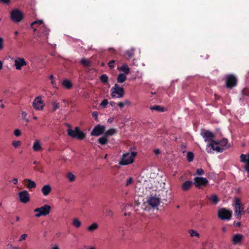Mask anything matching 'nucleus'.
<instances>
[{"mask_svg": "<svg viewBox=\"0 0 249 249\" xmlns=\"http://www.w3.org/2000/svg\"><path fill=\"white\" fill-rule=\"evenodd\" d=\"M10 18L15 23L21 22L24 18L23 13L18 9L12 10L10 12Z\"/></svg>", "mask_w": 249, "mask_h": 249, "instance_id": "1", "label": "nucleus"}, {"mask_svg": "<svg viewBox=\"0 0 249 249\" xmlns=\"http://www.w3.org/2000/svg\"><path fill=\"white\" fill-rule=\"evenodd\" d=\"M136 155V152H132L124 154L121 160L119 162V164L122 165H125L132 163L134 161V158Z\"/></svg>", "mask_w": 249, "mask_h": 249, "instance_id": "2", "label": "nucleus"}, {"mask_svg": "<svg viewBox=\"0 0 249 249\" xmlns=\"http://www.w3.org/2000/svg\"><path fill=\"white\" fill-rule=\"evenodd\" d=\"M111 96L113 98H121L124 96V90L123 88L120 87L115 84L111 89Z\"/></svg>", "mask_w": 249, "mask_h": 249, "instance_id": "3", "label": "nucleus"}, {"mask_svg": "<svg viewBox=\"0 0 249 249\" xmlns=\"http://www.w3.org/2000/svg\"><path fill=\"white\" fill-rule=\"evenodd\" d=\"M237 79L232 74H228L225 77V86L228 89H231L236 86Z\"/></svg>", "mask_w": 249, "mask_h": 249, "instance_id": "4", "label": "nucleus"}, {"mask_svg": "<svg viewBox=\"0 0 249 249\" xmlns=\"http://www.w3.org/2000/svg\"><path fill=\"white\" fill-rule=\"evenodd\" d=\"M51 210V207L48 205H45L39 208H37L34 210V212L36 213L35 214L36 217H39L41 216H46L49 214Z\"/></svg>", "mask_w": 249, "mask_h": 249, "instance_id": "5", "label": "nucleus"}, {"mask_svg": "<svg viewBox=\"0 0 249 249\" xmlns=\"http://www.w3.org/2000/svg\"><path fill=\"white\" fill-rule=\"evenodd\" d=\"M234 212L236 214V218L240 219L242 215L245 213L244 208L242 206L240 198H236L234 204Z\"/></svg>", "mask_w": 249, "mask_h": 249, "instance_id": "6", "label": "nucleus"}, {"mask_svg": "<svg viewBox=\"0 0 249 249\" xmlns=\"http://www.w3.org/2000/svg\"><path fill=\"white\" fill-rule=\"evenodd\" d=\"M232 215V212L225 208H222L218 212V216L221 220H230Z\"/></svg>", "mask_w": 249, "mask_h": 249, "instance_id": "7", "label": "nucleus"}, {"mask_svg": "<svg viewBox=\"0 0 249 249\" xmlns=\"http://www.w3.org/2000/svg\"><path fill=\"white\" fill-rule=\"evenodd\" d=\"M208 183V180L206 178L197 177L194 178V184L197 188L200 189L202 187L206 186Z\"/></svg>", "mask_w": 249, "mask_h": 249, "instance_id": "8", "label": "nucleus"}, {"mask_svg": "<svg viewBox=\"0 0 249 249\" xmlns=\"http://www.w3.org/2000/svg\"><path fill=\"white\" fill-rule=\"evenodd\" d=\"M106 127L104 125L100 124L96 125L94 126L90 133V135L93 136H99L104 134Z\"/></svg>", "mask_w": 249, "mask_h": 249, "instance_id": "9", "label": "nucleus"}, {"mask_svg": "<svg viewBox=\"0 0 249 249\" xmlns=\"http://www.w3.org/2000/svg\"><path fill=\"white\" fill-rule=\"evenodd\" d=\"M160 202V199L156 196H151L147 198L146 203L149 207L155 208L158 206Z\"/></svg>", "mask_w": 249, "mask_h": 249, "instance_id": "10", "label": "nucleus"}, {"mask_svg": "<svg viewBox=\"0 0 249 249\" xmlns=\"http://www.w3.org/2000/svg\"><path fill=\"white\" fill-rule=\"evenodd\" d=\"M225 150V148L219 146H215L213 143H208L206 148V151L209 153H212L213 151H216L217 152H222Z\"/></svg>", "mask_w": 249, "mask_h": 249, "instance_id": "11", "label": "nucleus"}, {"mask_svg": "<svg viewBox=\"0 0 249 249\" xmlns=\"http://www.w3.org/2000/svg\"><path fill=\"white\" fill-rule=\"evenodd\" d=\"M240 158L241 162L245 163L244 168L248 173V177L249 178V154L248 155L242 154Z\"/></svg>", "mask_w": 249, "mask_h": 249, "instance_id": "12", "label": "nucleus"}, {"mask_svg": "<svg viewBox=\"0 0 249 249\" xmlns=\"http://www.w3.org/2000/svg\"><path fill=\"white\" fill-rule=\"evenodd\" d=\"M33 107L36 110H41L43 109L44 104L40 96H38L35 98L33 102Z\"/></svg>", "mask_w": 249, "mask_h": 249, "instance_id": "13", "label": "nucleus"}, {"mask_svg": "<svg viewBox=\"0 0 249 249\" xmlns=\"http://www.w3.org/2000/svg\"><path fill=\"white\" fill-rule=\"evenodd\" d=\"M20 201L23 203H26L30 201L29 194L27 191L24 190L19 193Z\"/></svg>", "mask_w": 249, "mask_h": 249, "instance_id": "14", "label": "nucleus"}, {"mask_svg": "<svg viewBox=\"0 0 249 249\" xmlns=\"http://www.w3.org/2000/svg\"><path fill=\"white\" fill-rule=\"evenodd\" d=\"M201 136L204 139L205 142H211L214 138V135L212 132L207 130L201 133Z\"/></svg>", "mask_w": 249, "mask_h": 249, "instance_id": "15", "label": "nucleus"}, {"mask_svg": "<svg viewBox=\"0 0 249 249\" xmlns=\"http://www.w3.org/2000/svg\"><path fill=\"white\" fill-rule=\"evenodd\" d=\"M26 65L27 62L23 58L18 57L15 60V65L17 70H20L22 67Z\"/></svg>", "mask_w": 249, "mask_h": 249, "instance_id": "16", "label": "nucleus"}, {"mask_svg": "<svg viewBox=\"0 0 249 249\" xmlns=\"http://www.w3.org/2000/svg\"><path fill=\"white\" fill-rule=\"evenodd\" d=\"M243 238L244 237L243 235L238 233L235 234L233 235L232 237V243L234 245L239 244L241 243Z\"/></svg>", "mask_w": 249, "mask_h": 249, "instance_id": "17", "label": "nucleus"}, {"mask_svg": "<svg viewBox=\"0 0 249 249\" xmlns=\"http://www.w3.org/2000/svg\"><path fill=\"white\" fill-rule=\"evenodd\" d=\"M193 182L190 180L185 181L181 185V187L184 191H187L193 186Z\"/></svg>", "mask_w": 249, "mask_h": 249, "instance_id": "18", "label": "nucleus"}, {"mask_svg": "<svg viewBox=\"0 0 249 249\" xmlns=\"http://www.w3.org/2000/svg\"><path fill=\"white\" fill-rule=\"evenodd\" d=\"M51 191V187L50 185H45L41 189V192L44 196H48Z\"/></svg>", "mask_w": 249, "mask_h": 249, "instance_id": "19", "label": "nucleus"}, {"mask_svg": "<svg viewBox=\"0 0 249 249\" xmlns=\"http://www.w3.org/2000/svg\"><path fill=\"white\" fill-rule=\"evenodd\" d=\"M68 134L72 138H78V126H76L74 130L68 129Z\"/></svg>", "mask_w": 249, "mask_h": 249, "instance_id": "20", "label": "nucleus"}, {"mask_svg": "<svg viewBox=\"0 0 249 249\" xmlns=\"http://www.w3.org/2000/svg\"><path fill=\"white\" fill-rule=\"evenodd\" d=\"M25 181L28 182L26 186L30 190L35 188L36 187V182L30 179H25Z\"/></svg>", "mask_w": 249, "mask_h": 249, "instance_id": "21", "label": "nucleus"}, {"mask_svg": "<svg viewBox=\"0 0 249 249\" xmlns=\"http://www.w3.org/2000/svg\"><path fill=\"white\" fill-rule=\"evenodd\" d=\"M118 69L119 70L124 72V74H127L130 72V69L126 64H123L120 68H118Z\"/></svg>", "mask_w": 249, "mask_h": 249, "instance_id": "22", "label": "nucleus"}, {"mask_svg": "<svg viewBox=\"0 0 249 249\" xmlns=\"http://www.w3.org/2000/svg\"><path fill=\"white\" fill-rule=\"evenodd\" d=\"M108 140L107 137H106L104 134V135L99 138L98 140V142L102 145H105L108 143Z\"/></svg>", "mask_w": 249, "mask_h": 249, "instance_id": "23", "label": "nucleus"}, {"mask_svg": "<svg viewBox=\"0 0 249 249\" xmlns=\"http://www.w3.org/2000/svg\"><path fill=\"white\" fill-rule=\"evenodd\" d=\"M150 108L151 110H154L160 112H163L166 110L165 108L159 105H154L152 107H151Z\"/></svg>", "mask_w": 249, "mask_h": 249, "instance_id": "24", "label": "nucleus"}, {"mask_svg": "<svg viewBox=\"0 0 249 249\" xmlns=\"http://www.w3.org/2000/svg\"><path fill=\"white\" fill-rule=\"evenodd\" d=\"M33 148L35 151H39L42 149L39 142L37 140L34 142Z\"/></svg>", "mask_w": 249, "mask_h": 249, "instance_id": "25", "label": "nucleus"}, {"mask_svg": "<svg viewBox=\"0 0 249 249\" xmlns=\"http://www.w3.org/2000/svg\"><path fill=\"white\" fill-rule=\"evenodd\" d=\"M126 80V76L124 73H120L118 74L117 80L118 83H122Z\"/></svg>", "mask_w": 249, "mask_h": 249, "instance_id": "26", "label": "nucleus"}, {"mask_svg": "<svg viewBox=\"0 0 249 249\" xmlns=\"http://www.w3.org/2000/svg\"><path fill=\"white\" fill-rule=\"evenodd\" d=\"M134 49L132 48L130 50H128L125 52V54L127 59H129L132 58L134 55Z\"/></svg>", "mask_w": 249, "mask_h": 249, "instance_id": "27", "label": "nucleus"}, {"mask_svg": "<svg viewBox=\"0 0 249 249\" xmlns=\"http://www.w3.org/2000/svg\"><path fill=\"white\" fill-rule=\"evenodd\" d=\"M62 85L67 89H70L72 86L71 81L67 79H65L63 81Z\"/></svg>", "mask_w": 249, "mask_h": 249, "instance_id": "28", "label": "nucleus"}, {"mask_svg": "<svg viewBox=\"0 0 249 249\" xmlns=\"http://www.w3.org/2000/svg\"><path fill=\"white\" fill-rule=\"evenodd\" d=\"M116 133V130L115 129L110 128L109 130H108L107 131H106L104 133V135L108 138L109 136H112Z\"/></svg>", "mask_w": 249, "mask_h": 249, "instance_id": "29", "label": "nucleus"}, {"mask_svg": "<svg viewBox=\"0 0 249 249\" xmlns=\"http://www.w3.org/2000/svg\"><path fill=\"white\" fill-rule=\"evenodd\" d=\"M67 178L69 182H73L75 179V176L71 172H68L67 175Z\"/></svg>", "mask_w": 249, "mask_h": 249, "instance_id": "30", "label": "nucleus"}, {"mask_svg": "<svg viewBox=\"0 0 249 249\" xmlns=\"http://www.w3.org/2000/svg\"><path fill=\"white\" fill-rule=\"evenodd\" d=\"M209 199L210 200L212 201L215 204H216L219 201L217 196L215 195H213L209 197Z\"/></svg>", "mask_w": 249, "mask_h": 249, "instance_id": "31", "label": "nucleus"}, {"mask_svg": "<svg viewBox=\"0 0 249 249\" xmlns=\"http://www.w3.org/2000/svg\"><path fill=\"white\" fill-rule=\"evenodd\" d=\"M98 225L97 223H94L93 224H92L91 225L89 226L87 229L88 231H92L95 230H96L97 228H98Z\"/></svg>", "mask_w": 249, "mask_h": 249, "instance_id": "32", "label": "nucleus"}, {"mask_svg": "<svg viewBox=\"0 0 249 249\" xmlns=\"http://www.w3.org/2000/svg\"><path fill=\"white\" fill-rule=\"evenodd\" d=\"M104 213L106 216L112 217L113 215V212L109 209H105L104 210Z\"/></svg>", "mask_w": 249, "mask_h": 249, "instance_id": "33", "label": "nucleus"}, {"mask_svg": "<svg viewBox=\"0 0 249 249\" xmlns=\"http://www.w3.org/2000/svg\"><path fill=\"white\" fill-rule=\"evenodd\" d=\"M81 63L86 67H89L90 66V62L88 59L85 58H82L81 60Z\"/></svg>", "mask_w": 249, "mask_h": 249, "instance_id": "34", "label": "nucleus"}, {"mask_svg": "<svg viewBox=\"0 0 249 249\" xmlns=\"http://www.w3.org/2000/svg\"><path fill=\"white\" fill-rule=\"evenodd\" d=\"M100 79L102 82L104 83H107L108 80V78L107 74H104L100 76Z\"/></svg>", "mask_w": 249, "mask_h": 249, "instance_id": "35", "label": "nucleus"}, {"mask_svg": "<svg viewBox=\"0 0 249 249\" xmlns=\"http://www.w3.org/2000/svg\"><path fill=\"white\" fill-rule=\"evenodd\" d=\"M189 233H190L191 237L196 236L197 237H199V234L196 231L194 230H190L189 231Z\"/></svg>", "mask_w": 249, "mask_h": 249, "instance_id": "36", "label": "nucleus"}, {"mask_svg": "<svg viewBox=\"0 0 249 249\" xmlns=\"http://www.w3.org/2000/svg\"><path fill=\"white\" fill-rule=\"evenodd\" d=\"M43 24V21L42 20H36V21H34L33 23H31V27L34 30V31H35V30L36 29H35L34 27V25H35V24L41 25V24Z\"/></svg>", "mask_w": 249, "mask_h": 249, "instance_id": "37", "label": "nucleus"}, {"mask_svg": "<svg viewBox=\"0 0 249 249\" xmlns=\"http://www.w3.org/2000/svg\"><path fill=\"white\" fill-rule=\"evenodd\" d=\"M194 155L193 152H188L187 155V160L189 162H191L193 160Z\"/></svg>", "mask_w": 249, "mask_h": 249, "instance_id": "38", "label": "nucleus"}, {"mask_svg": "<svg viewBox=\"0 0 249 249\" xmlns=\"http://www.w3.org/2000/svg\"><path fill=\"white\" fill-rule=\"evenodd\" d=\"M228 141L226 138H223L220 141V145L223 147L225 146L228 143Z\"/></svg>", "mask_w": 249, "mask_h": 249, "instance_id": "39", "label": "nucleus"}, {"mask_svg": "<svg viewBox=\"0 0 249 249\" xmlns=\"http://www.w3.org/2000/svg\"><path fill=\"white\" fill-rule=\"evenodd\" d=\"M86 137V134L79 129V140H83Z\"/></svg>", "mask_w": 249, "mask_h": 249, "instance_id": "40", "label": "nucleus"}, {"mask_svg": "<svg viewBox=\"0 0 249 249\" xmlns=\"http://www.w3.org/2000/svg\"><path fill=\"white\" fill-rule=\"evenodd\" d=\"M21 144V142L19 141H14L12 142V145L15 147L17 148L19 146H20Z\"/></svg>", "mask_w": 249, "mask_h": 249, "instance_id": "41", "label": "nucleus"}, {"mask_svg": "<svg viewBox=\"0 0 249 249\" xmlns=\"http://www.w3.org/2000/svg\"><path fill=\"white\" fill-rule=\"evenodd\" d=\"M108 104V100L106 99H104L100 104V106L104 108L106 107L107 105Z\"/></svg>", "mask_w": 249, "mask_h": 249, "instance_id": "42", "label": "nucleus"}, {"mask_svg": "<svg viewBox=\"0 0 249 249\" xmlns=\"http://www.w3.org/2000/svg\"><path fill=\"white\" fill-rule=\"evenodd\" d=\"M115 62V60H111L108 63V66L110 69H113L114 68V64Z\"/></svg>", "mask_w": 249, "mask_h": 249, "instance_id": "43", "label": "nucleus"}, {"mask_svg": "<svg viewBox=\"0 0 249 249\" xmlns=\"http://www.w3.org/2000/svg\"><path fill=\"white\" fill-rule=\"evenodd\" d=\"M204 174V171L202 168L197 169L196 172V175H203Z\"/></svg>", "mask_w": 249, "mask_h": 249, "instance_id": "44", "label": "nucleus"}, {"mask_svg": "<svg viewBox=\"0 0 249 249\" xmlns=\"http://www.w3.org/2000/svg\"><path fill=\"white\" fill-rule=\"evenodd\" d=\"M53 111H55L59 107V104L58 103L53 102Z\"/></svg>", "mask_w": 249, "mask_h": 249, "instance_id": "45", "label": "nucleus"}, {"mask_svg": "<svg viewBox=\"0 0 249 249\" xmlns=\"http://www.w3.org/2000/svg\"><path fill=\"white\" fill-rule=\"evenodd\" d=\"M14 134L16 136L18 137V136H20V135H21V131L19 129H16L15 130V131L14 132Z\"/></svg>", "mask_w": 249, "mask_h": 249, "instance_id": "46", "label": "nucleus"}, {"mask_svg": "<svg viewBox=\"0 0 249 249\" xmlns=\"http://www.w3.org/2000/svg\"><path fill=\"white\" fill-rule=\"evenodd\" d=\"M133 181V179L132 178H129L128 179H127L126 180V186H128L130 184H132V182Z\"/></svg>", "mask_w": 249, "mask_h": 249, "instance_id": "47", "label": "nucleus"}, {"mask_svg": "<svg viewBox=\"0 0 249 249\" xmlns=\"http://www.w3.org/2000/svg\"><path fill=\"white\" fill-rule=\"evenodd\" d=\"M21 115H22V117L23 119L25 120L26 122H29V120L28 119H26V117H27V113L25 112H24V111H22V113H21Z\"/></svg>", "mask_w": 249, "mask_h": 249, "instance_id": "48", "label": "nucleus"}, {"mask_svg": "<svg viewBox=\"0 0 249 249\" xmlns=\"http://www.w3.org/2000/svg\"><path fill=\"white\" fill-rule=\"evenodd\" d=\"M27 235L26 234H23L21 235V236L19 239V241H22L23 240H25L26 239V238H27Z\"/></svg>", "mask_w": 249, "mask_h": 249, "instance_id": "49", "label": "nucleus"}, {"mask_svg": "<svg viewBox=\"0 0 249 249\" xmlns=\"http://www.w3.org/2000/svg\"><path fill=\"white\" fill-rule=\"evenodd\" d=\"M210 143H213V145H220V141L214 140V139L213 140V141L210 142Z\"/></svg>", "mask_w": 249, "mask_h": 249, "instance_id": "50", "label": "nucleus"}, {"mask_svg": "<svg viewBox=\"0 0 249 249\" xmlns=\"http://www.w3.org/2000/svg\"><path fill=\"white\" fill-rule=\"evenodd\" d=\"M73 225L76 228H78V218H75L73 220Z\"/></svg>", "mask_w": 249, "mask_h": 249, "instance_id": "51", "label": "nucleus"}, {"mask_svg": "<svg viewBox=\"0 0 249 249\" xmlns=\"http://www.w3.org/2000/svg\"><path fill=\"white\" fill-rule=\"evenodd\" d=\"M51 84L52 85V86H53V87L54 88L57 89V87L56 86V83L55 82V81L53 79L51 80Z\"/></svg>", "mask_w": 249, "mask_h": 249, "instance_id": "52", "label": "nucleus"}, {"mask_svg": "<svg viewBox=\"0 0 249 249\" xmlns=\"http://www.w3.org/2000/svg\"><path fill=\"white\" fill-rule=\"evenodd\" d=\"M124 103V105H127V106H130L131 104V103L130 101L128 100H125L124 102H123Z\"/></svg>", "mask_w": 249, "mask_h": 249, "instance_id": "53", "label": "nucleus"}, {"mask_svg": "<svg viewBox=\"0 0 249 249\" xmlns=\"http://www.w3.org/2000/svg\"><path fill=\"white\" fill-rule=\"evenodd\" d=\"M117 105L120 108H123L124 106V103L123 102H119L118 103H117Z\"/></svg>", "mask_w": 249, "mask_h": 249, "instance_id": "54", "label": "nucleus"}, {"mask_svg": "<svg viewBox=\"0 0 249 249\" xmlns=\"http://www.w3.org/2000/svg\"><path fill=\"white\" fill-rule=\"evenodd\" d=\"M49 29L44 27V30L43 31V34L46 36H48L49 35Z\"/></svg>", "mask_w": 249, "mask_h": 249, "instance_id": "55", "label": "nucleus"}, {"mask_svg": "<svg viewBox=\"0 0 249 249\" xmlns=\"http://www.w3.org/2000/svg\"><path fill=\"white\" fill-rule=\"evenodd\" d=\"M3 38L1 37H0V50H1L3 48Z\"/></svg>", "mask_w": 249, "mask_h": 249, "instance_id": "56", "label": "nucleus"}, {"mask_svg": "<svg viewBox=\"0 0 249 249\" xmlns=\"http://www.w3.org/2000/svg\"><path fill=\"white\" fill-rule=\"evenodd\" d=\"M92 116L95 118V120H97L98 118V112L96 111H94L92 112Z\"/></svg>", "mask_w": 249, "mask_h": 249, "instance_id": "57", "label": "nucleus"}, {"mask_svg": "<svg viewBox=\"0 0 249 249\" xmlns=\"http://www.w3.org/2000/svg\"><path fill=\"white\" fill-rule=\"evenodd\" d=\"M12 182L14 184H17L18 182V178H14L12 180Z\"/></svg>", "mask_w": 249, "mask_h": 249, "instance_id": "58", "label": "nucleus"}, {"mask_svg": "<svg viewBox=\"0 0 249 249\" xmlns=\"http://www.w3.org/2000/svg\"><path fill=\"white\" fill-rule=\"evenodd\" d=\"M154 153L156 155H158L160 153V150L159 149H156L154 150Z\"/></svg>", "mask_w": 249, "mask_h": 249, "instance_id": "59", "label": "nucleus"}, {"mask_svg": "<svg viewBox=\"0 0 249 249\" xmlns=\"http://www.w3.org/2000/svg\"><path fill=\"white\" fill-rule=\"evenodd\" d=\"M0 1L5 4H8L10 2V0H0Z\"/></svg>", "mask_w": 249, "mask_h": 249, "instance_id": "60", "label": "nucleus"}, {"mask_svg": "<svg viewBox=\"0 0 249 249\" xmlns=\"http://www.w3.org/2000/svg\"><path fill=\"white\" fill-rule=\"evenodd\" d=\"M8 249H19V248L17 247H13L11 245H8Z\"/></svg>", "mask_w": 249, "mask_h": 249, "instance_id": "61", "label": "nucleus"}, {"mask_svg": "<svg viewBox=\"0 0 249 249\" xmlns=\"http://www.w3.org/2000/svg\"><path fill=\"white\" fill-rule=\"evenodd\" d=\"M115 103L114 102H113V101H111L109 102V104L112 106V107H113L115 105Z\"/></svg>", "mask_w": 249, "mask_h": 249, "instance_id": "62", "label": "nucleus"}, {"mask_svg": "<svg viewBox=\"0 0 249 249\" xmlns=\"http://www.w3.org/2000/svg\"><path fill=\"white\" fill-rule=\"evenodd\" d=\"M49 78L51 80H53L54 79V76L53 75H51L49 76Z\"/></svg>", "mask_w": 249, "mask_h": 249, "instance_id": "63", "label": "nucleus"}, {"mask_svg": "<svg viewBox=\"0 0 249 249\" xmlns=\"http://www.w3.org/2000/svg\"><path fill=\"white\" fill-rule=\"evenodd\" d=\"M52 249H59L58 246H55L53 247Z\"/></svg>", "mask_w": 249, "mask_h": 249, "instance_id": "64", "label": "nucleus"}]
</instances>
